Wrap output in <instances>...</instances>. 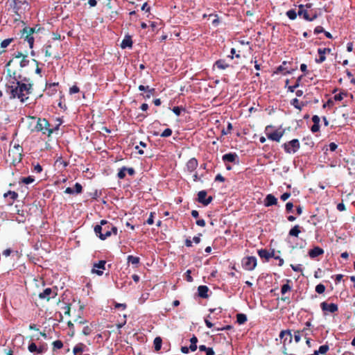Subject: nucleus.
<instances>
[{
    "instance_id": "nucleus-60",
    "label": "nucleus",
    "mask_w": 355,
    "mask_h": 355,
    "mask_svg": "<svg viewBox=\"0 0 355 355\" xmlns=\"http://www.w3.org/2000/svg\"><path fill=\"white\" fill-rule=\"evenodd\" d=\"M186 274H187V280L189 282H191L193 281V278L191 276V270H188L187 272H186Z\"/></svg>"
},
{
    "instance_id": "nucleus-8",
    "label": "nucleus",
    "mask_w": 355,
    "mask_h": 355,
    "mask_svg": "<svg viewBox=\"0 0 355 355\" xmlns=\"http://www.w3.org/2000/svg\"><path fill=\"white\" fill-rule=\"evenodd\" d=\"M59 48L58 44H46L44 46V53L45 56L46 57H53L57 60L60 59L61 56L59 53L58 49Z\"/></svg>"
},
{
    "instance_id": "nucleus-29",
    "label": "nucleus",
    "mask_w": 355,
    "mask_h": 355,
    "mask_svg": "<svg viewBox=\"0 0 355 355\" xmlns=\"http://www.w3.org/2000/svg\"><path fill=\"white\" fill-rule=\"evenodd\" d=\"M258 254L261 258H264L266 259H268L272 256V254L266 250H259L258 251Z\"/></svg>"
},
{
    "instance_id": "nucleus-27",
    "label": "nucleus",
    "mask_w": 355,
    "mask_h": 355,
    "mask_svg": "<svg viewBox=\"0 0 355 355\" xmlns=\"http://www.w3.org/2000/svg\"><path fill=\"white\" fill-rule=\"evenodd\" d=\"M191 345L189 346V349L191 352H195L197 349V343L198 338L196 336H193V337L190 339Z\"/></svg>"
},
{
    "instance_id": "nucleus-33",
    "label": "nucleus",
    "mask_w": 355,
    "mask_h": 355,
    "mask_svg": "<svg viewBox=\"0 0 355 355\" xmlns=\"http://www.w3.org/2000/svg\"><path fill=\"white\" fill-rule=\"evenodd\" d=\"M52 345H53V350L60 349H62L63 347V343L61 340H57L55 341H53Z\"/></svg>"
},
{
    "instance_id": "nucleus-7",
    "label": "nucleus",
    "mask_w": 355,
    "mask_h": 355,
    "mask_svg": "<svg viewBox=\"0 0 355 355\" xmlns=\"http://www.w3.org/2000/svg\"><path fill=\"white\" fill-rule=\"evenodd\" d=\"M23 148L19 144H15L12 148L8 151L9 157H12L13 163H19L22 159Z\"/></svg>"
},
{
    "instance_id": "nucleus-37",
    "label": "nucleus",
    "mask_w": 355,
    "mask_h": 355,
    "mask_svg": "<svg viewBox=\"0 0 355 355\" xmlns=\"http://www.w3.org/2000/svg\"><path fill=\"white\" fill-rule=\"evenodd\" d=\"M247 320V317L245 314L239 313L237 315V322L239 324H241L245 322Z\"/></svg>"
},
{
    "instance_id": "nucleus-1",
    "label": "nucleus",
    "mask_w": 355,
    "mask_h": 355,
    "mask_svg": "<svg viewBox=\"0 0 355 355\" xmlns=\"http://www.w3.org/2000/svg\"><path fill=\"white\" fill-rule=\"evenodd\" d=\"M42 76V69L35 59L29 60L28 55L16 51L6 64V91L10 99H18L26 103L33 92L34 82L28 76L30 71Z\"/></svg>"
},
{
    "instance_id": "nucleus-23",
    "label": "nucleus",
    "mask_w": 355,
    "mask_h": 355,
    "mask_svg": "<svg viewBox=\"0 0 355 355\" xmlns=\"http://www.w3.org/2000/svg\"><path fill=\"white\" fill-rule=\"evenodd\" d=\"M86 347V345L82 343H78L73 349V353L74 355H80L85 348Z\"/></svg>"
},
{
    "instance_id": "nucleus-34",
    "label": "nucleus",
    "mask_w": 355,
    "mask_h": 355,
    "mask_svg": "<svg viewBox=\"0 0 355 355\" xmlns=\"http://www.w3.org/2000/svg\"><path fill=\"white\" fill-rule=\"evenodd\" d=\"M125 173H126V167L123 166L120 170L117 173V177L119 179L122 180L124 179L125 177Z\"/></svg>"
},
{
    "instance_id": "nucleus-35",
    "label": "nucleus",
    "mask_w": 355,
    "mask_h": 355,
    "mask_svg": "<svg viewBox=\"0 0 355 355\" xmlns=\"http://www.w3.org/2000/svg\"><path fill=\"white\" fill-rule=\"evenodd\" d=\"M35 181V178L33 176L24 177L21 179V182L28 184L33 183Z\"/></svg>"
},
{
    "instance_id": "nucleus-42",
    "label": "nucleus",
    "mask_w": 355,
    "mask_h": 355,
    "mask_svg": "<svg viewBox=\"0 0 355 355\" xmlns=\"http://www.w3.org/2000/svg\"><path fill=\"white\" fill-rule=\"evenodd\" d=\"M172 130L171 128H166L162 132V134L160 135V136L162 137H170L171 135H172Z\"/></svg>"
},
{
    "instance_id": "nucleus-39",
    "label": "nucleus",
    "mask_w": 355,
    "mask_h": 355,
    "mask_svg": "<svg viewBox=\"0 0 355 355\" xmlns=\"http://www.w3.org/2000/svg\"><path fill=\"white\" fill-rule=\"evenodd\" d=\"M28 349L31 353H37V346L35 343H31L28 346Z\"/></svg>"
},
{
    "instance_id": "nucleus-58",
    "label": "nucleus",
    "mask_w": 355,
    "mask_h": 355,
    "mask_svg": "<svg viewBox=\"0 0 355 355\" xmlns=\"http://www.w3.org/2000/svg\"><path fill=\"white\" fill-rule=\"evenodd\" d=\"M196 224L198 226L205 227V221L203 219H199V220H196Z\"/></svg>"
},
{
    "instance_id": "nucleus-55",
    "label": "nucleus",
    "mask_w": 355,
    "mask_h": 355,
    "mask_svg": "<svg viewBox=\"0 0 355 355\" xmlns=\"http://www.w3.org/2000/svg\"><path fill=\"white\" fill-rule=\"evenodd\" d=\"M193 182H202L201 180V178L199 176L198 173H196L193 174Z\"/></svg>"
},
{
    "instance_id": "nucleus-51",
    "label": "nucleus",
    "mask_w": 355,
    "mask_h": 355,
    "mask_svg": "<svg viewBox=\"0 0 355 355\" xmlns=\"http://www.w3.org/2000/svg\"><path fill=\"white\" fill-rule=\"evenodd\" d=\"M291 290V287L289 286V285L288 284H284L283 285V286L282 287V294H285L286 292H288V291Z\"/></svg>"
},
{
    "instance_id": "nucleus-14",
    "label": "nucleus",
    "mask_w": 355,
    "mask_h": 355,
    "mask_svg": "<svg viewBox=\"0 0 355 355\" xmlns=\"http://www.w3.org/2000/svg\"><path fill=\"white\" fill-rule=\"evenodd\" d=\"M207 193L206 191L202 190L198 193V201L205 206L208 205L212 201V197L209 196L207 198Z\"/></svg>"
},
{
    "instance_id": "nucleus-9",
    "label": "nucleus",
    "mask_w": 355,
    "mask_h": 355,
    "mask_svg": "<svg viewBox=\"0 0 355 355\" xmlns=\"http://www.w3.org/2000/svg\"><path fill=\"white\" fill-rule=\"evenodd\" d=\"M242 267L246 270H253L257 264V260L255 257H245L241 261Z\"/></svg>"
},
{
    "instance_id": "nucleus-12",
    "label": "nucleus",
    "mask_w": 355,
    "mask_h": 355,
    "mask_svg": "<svg viewBox=\"0 0 355 355\" xmlns=\"http://www.w3.org/2000/svg\"><path fill=\"white\" fill-rule=\"evenodd\" d=\"M300 148V142L297 139H293L284 144V149L288 153H295Z\"/></svg>"
},
{
    "instance_id": "nucleus-57",
    "label": "nucleus",
    "mask_w": 355,
    "mask_h": 355,
    "mask_svg": "<svg viewBox=\"0 0 355 355\" xmlns=\"http://www.w3.org/2000/svg\"><path fill=\"white\" fill-rule=\"evenodd\" d=\"M34 171H36L37 173H41L42 171V166L40 164H37L34 166Z\"/></svg>"
},
{
    "instance_id": "nucleus-44",
    "label": "nucleus",
    "mask_w": 355,
    "mask_h": 355,
    "mask_svg": "<svg viewBox=\"0 0 355 355\" xmlns=\"http://www.w3.org/2000/svg\"><path fill=\"white\" fill-rule=\"evenodd\" d=\"M74 189H73L74 190V193H80L82 192V191H83V187L78 182H76L75 184Z\"/></svg>"
},
{
    "instance_id": "nucleus-41",
    "label": "nucleus",
    "mask_w": 355,
    "mask_h": 355,
    "mask_svg": "<svg viewBox=\"0 0 355 355\" xmlns=\"http://www.w3.org/2000/svg\"><path fill=\"white\" fill-rule=\"evenodd\" d=\"M286 15L288 17L289 19L294 20L297 17V13L293 10H289L286 12Z\"/></svg>"
},
{
    "instance_id": "nucleus-64",
    "label": "nucleus",
    "mask_w": 355,
    "mask_h": 355,
    "mask_svg": "<svg viewBox=\"0 0 355 355\" xmlns=\"http://www.w3.org/2000/svg\"><path fill=\"white\" fill-rule=\"evenodd\" d=\"M142 10H145L146 12H149L150 10V6H148L147 3H144L141 7Z\"/></svg>"
},
{
    "instance_id": "nucleus-36",
    "label": "nucleus",
    "mask_w": 355,
    "mask_h": 355,
    "mask_svg": "<svg viewBox=\"0 0 355 355\" xmlns=\"http://www.w3.org/2000/svg\"><path fill=\"white\" fill-rule=\"evenodd\" d=\"M329 350V346L327 345H322L319 347L318 351L315 352H318V354H325Z\"/></svg>"
},
{
    "instance_id": "nucleus-21",
    "label": "nucleus",
    "mask_w": 355,
    "mask_h": 355,
    "mask_svg": "<svg viewBox=\"0 0 355 355\" xmlns=\"http://www.w3.org/2000/svg\"><path fill=\"white\" fill-rule=\"evenodd\" d=\"M318 53L320 55V58L319 59L316 60L317 62H319V63H321L322 62H324L326 59L325 58V54L327 53H329L330 52V49H327V48H324V49H318Z\"/></svg>"
},
{
    "instance_id": "nucleus-25",
    "label": "nucleus",
    "mask_w": 355,
    "mask_h": 355,
    "mask_svg": "<svg viewBox=\"0 0 355 355\" xmlns=\"http://www.w3.org/2000/svg\"><path fill=\"white\" fill-rule=\"evenodd\" d=\"M3 196L5 198L10 197L11 200L9 204L12 205L13 203L14 200H15L17 198L18 193L13 191H8V192H6L3 194Z\"/></svg>"
},
{
    "instance_id": "nucleus-15",
    "label": "nucleus",
    "mask_w": 355,
    "mask_h": 355,
    "mask_svg": "<svg viewBox=\"0 0 355 355\" xmlns=\"http://www.w3.org/2000/svg\"><path fill=\"white\" fill-rule=\"evenodd\" d=\"M270 127H267L266 129L268 138L272 141H276L279 142L284 135V131L275 130L272 132H270Z\"/></svg>"
},
{
    "instance_id": "nucleus-24",
    "label": "nucleus",
    "mask_w": 355,
    "mask_h": 355,
    "mask_svg": "<svg viewBox=\"0 0 355 355\" xmlns=\"http://www.w3.org/2000/svg\"><path fill=\"white\" fill-rule=\"evenodd\" d=\"M324 253V251L322 248L319 247H315L311 250L309 251V254L311 258L316 257Z\"/></svg>"
},
{
    "instance_id": "nucleus-47",
    "label": "nucleus",
    "mask_w": 355,
    "mask_h": 355,
    "mask_svg": "<svg viewBox=\"0 0 355 355\" xmlns=\"http://www.w3.org/2000/svg\"><path fill=\"white\" fill-rule=\"evenodd\" d=\"M92 331V329L89 326H85V327H84V328L83 329V334L85 336H88V335L91 334Z\"/></svg>"
},
{
    "instance_id": "nucleus-4",
    "label": "nucleus",
    "mask_w": 355,
    "mask_h": 355,
    "mask_svg": "<svg viewBox=\"0 0 355 355\" xmlns=\"http://www.w3.org/2000/svg\"><path fill=\"white\" fill-rule=\"evenodd\" d=\"M35 32V28L24 26L21 30L19 31V33H18L21 39H24V41L28 42L30 49L33 48L35 39L33 35Z\"/></svg>"
},
{
    "instance_id": "nucleus-5",
    "label": "nucleus",
    "mask_w": 355,
    "mask_h": 355,
    "mask_svg": "<svg viewBox=\"0 0 355 355\" xmlns=\"http://www.w3.org/2000/svg\"><path fill=\"white\" fill-rule=\"evenodd\" d=\"M101 225H103V234L99 235L101 240H105L110 237L112 234L116 235L118 232L117 227H115L112 223L105 220H101Z\"/></svg>"
},
{
    "instance_id": "nucleus-18",
    "label": "nucleus",
    "mask_w": 355,
    "mask_h": 355,
    "mask_svg": "<svg viewBox=\"0 0 355 355\" xmlns=\"http://www.w3.org/2000/svg\"><path fill=\"white\" fill-rule=\"evenodd\" d=\"M121 49H125L127 47L132 48V40L130 35H125L121 43Z\"/></svg>"
},
{
    "instance_id": "nucleus-46",
    "label": "nucleus",
    "mask_w": 355,
    "mask_h": 355,
    "mask_svg": "<svg viewBox=\"0 0 355 355\" xmlns=\"http://www.w3.org/2000/svg\"><path fill=\"white\" fill-rule=\"evenodd\" d=\"M69 94H74L80 92V89L77 85H73L69 88Z\"/></svg>"
},
{
    "instance_id": "nucleus-3",
    "label": "nucleus",
    "mask_w": 355,
    "mask_h": 355,
    "mask_svg": "<svg viewBox=\"0 0 355 355\" xmlns=\"http://www.w3.org/2000/svg\"><path fill=\"white\" fill-rule=\"evenodd\" d=\"M311 4L300 5L299 6L298 15H303V17L307 21H313L318 17L319 12L311 8Z\"/></svg>"
},
{
    "instance_id": "nucleus-16",
    "label": "nucleus",
    "mask_w": 355,
    "mask_h": 355,
    "mask_svg": "<svg viewBox=\"0 0 355 355\" xmlns=\"http://www.w3.org/2000/svg\"><path fill=\"white\" fill-rule=\"evenodd\" d=\"M198 166V160L193 157L191 158L186 164L185 170L189 173H193L196 171Z\"/></svg>"
},
{
    "instance_id": "nucleus-32",
    "label": "nucleus",
    "mask_w": 355,
    "mask_h": 355,
    "mask_svg": "<svg viewBox=\"0 0 355 355\" xmlns=\"http://www.w3.org/2000/svg\"><path fill=\"white\" fill-rule=\"evenodd\" d=\"M300 232L299 225L294 226L289 232V234L293 236H298Z\"/></svg>"
},
{
    "instance_id": "nucleus-28",
    "label": "nucleus",
    "mask_w": 355,
    "mask_h": 355,
    "mask_svg": "<svg viewBox=\"0 0 355 355\" xmlns=\"http://www.w3.org/2000/svg\"><path fill=\"white\" fill-rule=\"evenodd\" d=\"M154 344V348L156 352H158L161 349L162 344V340L160 337H156L153 342Z\"/></svg>"
},
{
    "instance_id": "nucleus-38",
    "label": "nucleus",
    "mask_w": 355,
    "mask_h": 355,
    "mask_svg": "<svg viewBox=\"0 0 355 355\" xmlns=\"http://www.w3.org/2000/svg\"><path fill=\"white\" fill-rule=\"evenodd\" d=\"M94 232L99 237V235L103 234V225H96L94 227Z\"/></svg>"
},
{
    "instance_id": "nucleus-61",
    "label": "nucleus",
    "mask_w": 355,
    "mask_h": 355,
    "mask_svg": "<svg viewBox=\"0 0 355 355\" xmlns=\"http://www.w3.org/2000/svg\"><path fill=\"white\" fill-rule=\"evenodd\" d=\"M337 209L340 211H345L346 209L345 206V205L343 203H339L337 205Z\"/></svg>"
},
{
    "instance_id": "nucleus-48",
    "label": "nucleus",
    "mask_w": 355,
    "mask_h": 355,
    "mask_svg": "<svg viewBox=\"0 0 355 355\" xmlns=\"http://www.w3.org/2000/svg\"><path fill=\"white\" fill-rule=\"evenodd\" d=\"M154 214H155V212H150V216H149L148 220H146V223L148 225H153L154 223V219H153Z\"/></svg>"
},
{
    "instance_id": "nucleus-49",
    "label": "nucleus",
    "mask_w": 355,
    "mask_h": 355,
    "mask_svg": "<svg viewBox=\"0 0 355 355\" xmlns=\"http://www.w3.org/2000/svg\"><path fill=\"white\" fill-rule=\"evenodd\" d=\"M346 96L345 93H339L334 96V99L336 101H341L343 99L344 96Z\"/></svg>"
},
{
    "instance_id": "nucleus-43",
    "label": "nucleus",
    "mask_w": 355,
    "mask_h": 355,
    "mask_svg": "<svg viewBox=\"0 0 355 355\" xmlns=\"http://www.w3.org/2000/svg\"><path fill=\"white\" fill-rule=\"evenodd\" d=\"M291 104L295 107H296L297 109L298 110H301L302 109V106H301V103L299 101L298 99L297 98H294L291 101Z\"/></svg>"
},
{
    "instance_id": "nucleus-59",
    "label": "nucleus",
    "mask_w": 355,
    "mask_h": 355,
    "mask_svg": "<svg viewBox=\"0 0 355 355\" xmlns=\"http://www.w3.org/2000/svg\"><path fill=\"white\" fill-rule=\"evenodd\" d=\"M227 171L232 170L236 165H232L230 163H223Z\"/></svg>"
},
{
    "instance_id": "nucleus-50",
    "label": "nucleus",
    "mask_w": 355,
    "mask_h": 355,
    "mask_svg": "<svg viewBox=\"0 0 355 355\" xmlns=\"http://www.w3.org/2000/svg\"><path fill=\"white\" fill-rule=\"evenodd\" d=\"M114 308L115 309H122L123 310H124L127 308V305H126V304H121V303L115 302Z\"/></svg>"
},
{
    "instance_id": "nucleus-17",
    "label": "nucleus",
    "mask_w": 355,
    "mask_h": 355,
    "mask_svg": "<svg viewBox=\"0 0 355 355\" xmlns=\"http://www.w3.org/2000/svg\"><path fill=\"white\" fill-rule=\"evenodd\" d=\"M320 306L322 311L325 312L334 313L338 310V306L334 303L328 304L323 302L321 303Z\"/></svg>"
},
{
    "instance_id": "nucleus-6",
    "label": "nucleus",
    "mask_w": 355,
    "mask_h": 355,
    "mask_svg": "<svg viewBox=\"0 0 355 355\" xmlns=\"http://www.w3.org/2000/svg\"><path fill=\"white\" fill-rule=\"evenodd\" d=\"M51 125L49 122L46 119H37V125L35 126V130L38 132H42L43 134H47L48 136H50L55 130L58 129V125H57L55 128H51Z\"/></svg>"
},
{
    "instance_id": "nucleus-2",
    "label": "nucleus",
    "mask_w": 355,
    "mask_h": 355,
    "mask_svg": "<svg viewBox=\"0 0 355 355\" xmlns=\"http://www.w3.org/2000/svg\"><path fill=\"white\" fill-rule=\"evenodd\" d=\"M10 7L12 12L15 15L14 21L21 23L24 25L25 23L21 19L26 12L29 10L31 7L30 3L13 0Z\"/></svg>"
},
{
    "instance_id": "nucleus-52",
    "label": "nucleus",
    "mask_w": 355,
    "mask_h": 355,
    "mask_svg": "<svg viewBox=\"0 0 355 355\" xmlns=\"http://www.w3.org/2000/svg\"><path fill=\"white\" fill-rule=\"evenodd\" d=\"M64 314L69 316L70 315V312H71L70 304H67L64 307Z\"/></svg>"
},
{
    "instance_id": "nucleus-22",
    "label": "nucleus",
    "mask_w": 355,
    "mask_h": 355,
    "mask_svg": "<svg viewBox=\"0 0 355 355\" xmlns=\"http://www.w3.org/2000/svg\"><path fill=\"white\" fill-rule=\"evenodd\" d=\"M277 202V198L272 194L267 195L265 199V206L269 207L273 205H276Z\"/></svg>"
},
{
    "instance_id": "nucleus-40",
    "label": "nucleus",
    "mask_w": 355,
    "mask_h": 355,
    "mask_svg": "<svg viewBox=\"0 0 355 355\" xmlns=\"http://www.w3.org/2000/svg\"><path fill=\"white\" fill-rule=\"evenodd\" d=\"M185 109L182 107L175 106L173 107L172 111L176 116H180L182 111H184Z\"/></svg>"
},
{
    "instance_id": "nucleus-54",
    "label": "nucleus",
    "mask_w": 355,
    "mask_h": 355,
    "mask_svg": "<svg viewBox=\"0 0 355 355\" xmlns=\"http://www.w3.org/2000/svg\"><path fill=\"white\" fill-rule=\"evenodd\" d=\"M294 339L296 343L300 342V340H301V336H300V331L295 332Z\"/></svg>"
},
{
    "instance_id": "nucleus-56",
    "label": "nucleus",
    "mask_w": 355,
    "mask_h": 355,
    "mask_svg": "<svg viewBox=\"0 0 355 355\" xmlns=\"http://www.w3.org/2000/svg\"><path fill=\"white\" fill-rule=\"evenodd\" d=\"M292 269L294 270V271H297V272H301L302 271V268H301V266L300 265H291Z\"/></svg>"
},
{
    "instance_id": "nucleus-45",
    "label": "nucleus",
    "mask_w": 355,
    "mask_h": 355,
    "mask_svg": "<svg viewBox=\"0 0 355 355\" xmlns=\"http://www.w3.org/2000/svg\"><path fill=\"white\" fill-rule=\"evenodd\" d=\"M325 291V287L323 284H318L315 287V291L318 293H323Z\"/></svg>"
},
{
    "instance_id": "nucleus-31",
    "label": "nucleus",
    "mask_w": 355,
    "mask_h": 355,
    "mask_svg": "<svg viewBox=\"0 0 355 355\" xmlns=\"http://www.w3.org/2000/svg\"><path fill=\"white\" fill-rule=\"evenodd\" d=\"M14 41V38H8L3 40L1 42L0 46L2 49H6L8 47L12 42Z\"/></svg>"
},
{
    "instance_id": "nucleus-10",
    "label": "nucleus",
    "mask_w": 355,
    "mask_h": 355,
    "mask_svg": "<svg viewBox=\"0 0 355 355\" xmlns=\"http://www.w3.org/2000/svg\"><path fill=\"white\" fill-rule=\"evenodd\" d=\"M105 264L106 261L105 260H101L98 263H94L93 264L91 272L98 276L103 275V270H105Z\"/></svg>"
},
{
    "instance_id": "nucleus-30",
    "label": "nucleus",
    "mask_w": 355,
    "mask_h": 355,
    "mask_svg": "<svg viewBox=\"0 0 355 355\" xmlns=\"http://www.w3.org/2000/svg\"><path fill=\"white\" fill-rule=\"evenodd\" d=\"M128 262L132 263V265H137L139 263V257H134L132 255H129L128 257Z\"/></svg>"
},
{
    "instance_id": "nucleus-20",
    "label": "nucleus",
    "mask_w": 355,
    "mask_h": 355,
    "mask_svg": "<svg viewBox=\"0 0 355 355\" xmlns=\"http://www.w3.org/2000/svg\"><path fill=\"white\" fill-rule=\"evenodd\" d=\"M209 288L207 286H199L198 288V295L202 298H207L208 297Z\"/></svg>"
},
{
    "instance_id": "nucleus-19",
    "label": "nucleus",
    "mask_w": 355,
    "mask_h": 355,
    "mask_svg": "<svg viewBox=\"0 0 355 355\" xmlns=\"http://www.w3.org/2000/svg\"><path fill=\"white\" fill-rule=\"evenodd\" d=\"M282 339H284V343L286 344V340L291 343L292 340V335L289 330L282 331L279 335Z\"/></svg>"
},
{
    "instance_id": "nucleus-62",
    "label": "nucleus",
    "mask_w": 355,
    "mask_h": 355,
    "mask_svg": "<svg viewBox=\"0 0 355 355\" xmlns=\"http://www.w3.org/2000/svg\"><path fill=\"white\" fill-rule=\"evenodd\" d=\"M126 172L131 176L134 175L135 173V171L133 168H126Z\"/></svg>"
},
{
    "instance_id": "nucleus-63",
    "label": "nucleus",
    "mask_w": 355,
    "mask_h": 355,
    "mask_svg": "<svg viewBox=\"0 0 355 355\" xmlns=\"http://www.w3.org/2000/svg\"><path fill=\"white\" fill-rule=\"evenodd\" d=\"M293 207V205L291 202H287L286 205V209L288 211H291Z\"/></svg>"
},
{
    "instance_id": "nucleus-26",
    "label": "nucleus",
    "mask_w": 355,
    "mask_h": 355,
    "mask_svg": "<svg viewBox=\"0 0 355 355\" xmlns=\"http://www.w3.org/2000/svg\"><path fill=\"white\" fill-rule=\"evenodd\" d=\"M215 317L211 315H209L207 318L205 320V324L207 327L211 328L214 327L217 322H213L214 320Z\"/></svg>"
},
{
    "instance_id": "nucleus-53",
    "label": "nucleus",
    "mask_w": 355,
    "mask_h": 355,
    "mask_svg": "<svg viewBox=\"0 0 355 355\" xmlns=\"http://www.w3.org/2000/svg\"><path fill=\"white\" fill-rule=\"evenodd\" d=\"M46 350L44 345H40L37 347V354H42Z\"/></svg>"
},
{
    "instance_id": "nucleus-13",
    "label": "nucleus",
    "mask_w": 355,
    "mask_h": 355,
    "mask_svg": "<svg viewBox=\"0 0 355 355\" xmlns=\"http://www.w3.org/2000/svg\"><path fill=\"white\" fill-rule=\"evenodd\" d=\"M223 163H230L232 165H238L239 159L236 153H227L223 155Z\"/></svg>"
},
{
    "instance_id": "nucleus-11",
    "label": "nucleus",
    "mask_w": 355,
    "mask_h": 355,
    "mask_svg": "<svg viewBox=\"0 0 355 355\" xmlns=\"http://www.w3.org/2000/svg\"><path fill=\"white\" fill-rule=\"evenodd\" d=\"M57 295L56 289H52L51 288H45L42 293L39 294V297L40 299L46 300V301H49L52 298H55Z\"/></svg>"
}]
</instances>
